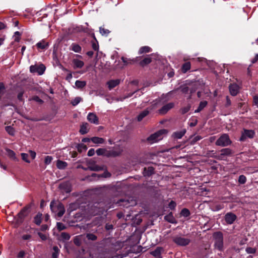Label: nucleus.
<instances>
[{
	"label": "nucleus",
	"mask_w": 258,
	"mask_h": 258,
	"mask_svg": "<svg viewBox=\"0 0 258 258\" xmlns=\"http://www.w3.org/2000/svg\"><path fill=\"white\" fill-rule=\"evenodd\" d=\"M190 109V106H187L181 109L182 113L184 114L187 112Z\"/></svg>",
	"instance_id": "nucleus-51"
},
{
	"label": "nucleus",
	"mask_w": 258,
	"mask_h": 258,
	"mask_svg": "<svg viewBox=\"0 0 258 258\" xmlns=\"http://www.w3.org/2000/svg\"><path fill=\"white\" fill-rule=\"evenodd\" d=\"M165 219L170 223H174L175 221L174 218L171 214L165 216Z\"/></svg>",
	"instance_id": "nucleus-35"
},
{
	"label": "nucleus",
	"mask_w": 258,
	"mask_h": 258,
	"mask_svg": "<svg viewBox=\"0 0 258 258\" xmlns=\"http://www.w3.org/2000/svg\"><path fill=\"white\" fill-rule=\"evenodd\" d=\"M38 235L42 240H45L47 238L46 236L41 233H38Z\"/></svg>",
	"instance_id": "nucleus-59"
},
{
	"label": "nucleus",
	"mask_w": 258,
	"mask_h": 258,
	"mask_svg": "<svg viewBox=\"0 0 258 258\" xmlns=\"http://www.w3.org/2000/svg\"><path fill=\"white\" fill-rule=\"evenodd\" d=\"M150 111L149 110V109H147L144 111H143L142 112H141L139 115L138 116V120L141 121L142 120L143 118H144L145 116H146L149 113Z\"/></svg>",
	"instance_id": "nucleus-22"
},
{
	"label": "nucleus",
	"mask_w": 258,
	"mask_h": 258,
	"mask_svg": "<svg viewBox=\"0 0 258 258\" xmlns=\"http://www.w3.org/2000/svg\"><path fill=\"white\" fill-rule=\"evenodd\" d=\"M88 168L92 171H99L102 169L100 166L95 164L91 165L90 163H89Z\"/></svg>",
	"instance_id": "nucleus-31"
},
{
	"label": "nucleus",
	"mask_w": 258,
	"mask_h": 258,
	"mask_svg": "<svg viewBox=\"0 0 258 258\" xmlns=\"http://www.w3.org/2000/svg\"><path fill=\"white\" fill-rule=\"evenodd\" d=\"M6 130L8 132V133L12 136H14L15 134V131L14 129L10 126H7L6 127Z\"/></svg>",
	"instance_id": "nucleus-37"
},
{
	"label": "nucleus",
	"mask_w": 258,
	"mask_h": 258,
	"mask_svg": "<svg viewBox=\"0 0 258 258\" xmlns=\"http://www.w3.org/2000/svg\"><path fill=\"white\" fill-rule=\"evenodd\" d=\"M75 85L77 88L81 89L86 85V82L85 81L77 80L75 82Z\"/></svg>",
	"instance_id": "nucleus-29"
},
{
	"label": "nucleus",
	"mask_w": 258,
	"mask_h": 258,
	"mask_svg": "<svg viewBox=\"0 0 258 258\" xmlns=\"http://www.w3.org/2000/svg\"><path fill=\"white\" fill-rule=\"evenodd\" d=\"M175 243L181 246H185L190 242V239L181 237H175L173 239Z\"/></svg>",
	"instance_id": "nucleus-8"
},
{
	"label": "nucleus",
	"mask_w": 258,
	"mask_h": 258,
	"mask_svg": "<svg viewBox=\"0 0 258 258\" xmlns=\"http://www.w3.org/2000/svg\"><path fill=\"white\" fill-rule=\"evenodd\" d=\"M181 215L184 217H188L190 215V212L186 208H184L182 210L181 212Z\"/></svg>",
	"instance_id": "nucleus-39"
},
{
	"label": "nucleus",
	"mask_w": 258,
	"mask_h": 258,
	"mask_svg": "<svg viewBox=\"0 0 258 258\" xmlns=\"http://www.w3.org/2000/svg\"><path fill=\"white\" fill-rule=\"evenodd\" d=\"M247 251L250 253H253L255 252V250L252 248H248L247 249Z\"/></svg>",
	"instance_id": "nucleus-62"
},
{
	"label": "nucleus",
	"mask_w": 258,
	"mask_h": 258,
	"mask_svg": "<svg viewBox=\"0 0 258 258\" xmlns=\"http://www.w3.org/2000/svg\"><path fill=\"white\" fill-rule=\"evenodd\" d=\"M25 254V252L24 250L20 251L18 254V257L19 258H23Z\"/></svg>",
	"instance_id": "nucleus-54"
},
{
	"label": "nucleus",
	"mask_w": 258,
	"mask_h": 258,
	"mask_svg": "<svg viewBox=\"0 0 258 258\" xmlns=\"http://www.w3.org/2000/svg\"><path fill=\"white\" fill-rule=\"evenodd\" d=\"M57 167L59 169H64L66 168L68 164L66 162L58 160L56 164Z\"/></svg>",
	"instance_id": "nucleus-20"
},
{
	"label": "nucleus",
	"mask_w": 258,
	"mask_h": 258,
	"mask_svg": "<svg viewBox=\"0 0 258 258\" xmlns=\"http://www.w3.org/2000/svg\"><path fill=\"white\" fill-rule=\"evenodd\" d=\"M154 173V168L152 167L145 168L143 174L145 176H150Z\"/></svg>",
	"instance_id": "nucleus-25"
},
{
	"label": "nucleus",
	"mask_w": 258,
	"mask_h": 258,
	"mask_svg": "<svg viewBox=\"0 0 258 258\" xmlns=\"http://www.w3.org/2000/svg\"><path fill=\"white\" fill-rule=\"evenodd\" d=\"M50 207L52 212L59 217H61L65 212L63 205L59 202L52 201Z\"/></svg>",
	"instance_id": "nucleus-2"
},
{
	"label": "nucleus",
	"mask_w": 258,
	"mask_h": 258,
	"mask_svg": "<svg viewBox=\"0 0 258 258\" xmlns=\"http://www.w3.org/2000/svg\"><path fill=\"white\" fill-rule=\"evenodd\" d=\"M42 214H38L34 218V222L37 225H40L41 222Z\"/></svg>",
	"instance_id": "nucleus-34"
},
{
	"label": "nucleus",
	"mask_w": 258,
	"mask_h": 258,
	"mask_svg": "<svg viewBox=\"0 0 258 258\" xmlns=\"http://www.w3.org/2000/svg\"><path fill=\"white\" fill-rule=\"evenodd\" d=\"M253 102L256 106H258V97L254 96L253 97Z\"/></svg>",
	"instance_id": "nucleus-64"
},
{
	"label": "nucleus",
	"mask_w": 258,
	"mask_h": 258,
	"mask_svg": "<svg viewBox=\"0 0 258 258\" xmlns=\"http://www.w3.org/2000/svg\"><path fill=\"white\" fill-rule=\"evenodd\" d=\"M71 49L75 52H80L81 51V47L76 43H73L71 46Z\"/></svg>",
	"instance_id": "nucleus-27"
},
{
	"label": "nucleus",
	"mask_w": 258,
	"mask_h": 258,
	"mask_svg": "<svg viewBox=\"0 0 258 258\" xmlns=\"http://www.w3.org/2000/svg\"><path fill=\"white\" fill-rule=\"evenodd\" d=\"M45 70V67L43 64L39 65H32L30 67V71L32 73H37L39 75H42Z\"/></svg>",
	"instance_id": "nucleus-5"
},
{
	"label": "nucleus",
	"mask_w": 258,
	"mask_h": 258,
	"mask_svg": "<svg viewBox=\"0 0 258 258\" xmlns=\"http://www.w3.org/2000/svg\"><path fill=\"white\" fill-rule=\"evenodd\" d=\"M88 120L92 123L95 124H99V120L97 115L94 113H89L87 115Z\"/></svg>",
	"instance_id": "nucleus-11"
},
{
	"label": "nucleus",
	"mask_w": 258,
	"mask_h": 258,
	"mask_svg": "<svg viewBox=\"0 0 258 258\" xmlns=\"http://www.w3.org/2000/svg\"><path fill=\"white\" fill-rule=\"evenodd\" d=\"M236 219V216L231 212L227 213L225 216V220L228 224H232Z\"/></svg>",
	"instance_id": "nucleus-10"
},
{
	"label": "nucleus",
	"mask_w": 258,
	"mask_h": 258,
	"mask_svg": "<svg viewBox=\"0 0 258 258\" xmlns=\"http://www.w3.org/2000/svg\"><path fill=\"white\" fill-rule=\"evenodd\" d=\"M254 132L252 130H244V132L242 133L241 137L240 138V141H243L247 138H252L254 137Z\"/></svg>",
	"instance_id": "nucleus-9"
},
{
	"label": "nucleus",
	"mask_w": 258,
	"mask_h": 258,
	"mask_svg": "<svg viewBox=\"0 0 258 258\" xmlns=\"http://www.w3.org/2000/svg\"><path fill=\"white\" fill-rule=\"evenodd\" d=\"M78 151L79 152H82L83 151H85L87 149V146L83 144H79L77 146Z\"/></svg>",
	"instance_id": "nucleus-33"
},
{
	"label": "nucleus",
	"mask_w": 258,
	"mask_h": 258,
	"mask_svg": "<svg viewBox=\"0 0 258 258\" xmlns=\"http://www.w3.org/2000/svg\"><path fill=\"white\" fill-rule=\"evenodd\" d=\"M215 238V245L217 248L219 250L222 249L223 247V235L222 233L219 232L215 233L214 235Z\"/></svg>",
	"instance_id": "nucleus-6"
},
{
	"label": "nucleus",
	"mask_w": 258,
	"mask_h": 258,
	"mask_svg": "<svg viewBox=\"0 0 258 258\" xmlns=\"http://www.w3.org/2000/svg\"><path fill=\"white\" fill-rule=\"evenodd\" d=\"M246 181V178L245 176L241 175L239 177L238 182L241 184H244Z\"/></svg>",
	"instance_id": "nucleus-43"
},
{
	"label": "nucleus",
	"mask_w": 258,
	"mask_h": 258,
	"mask_svg": "<svg viewBox=\"0 0 258 258\" xmlns=\"http://www.w3.org/2000/svg\"><path fill=\"white\" fill-rule=\"evenodd\" d=\"M74 243L77 245H79L80 244V242L79 241V239L78 238V237H76L75 239H74Z\"/></svg>",
	"instance_id": "nucleus-61"
},
{
	"label": "nucleus",
	"mask_w": 258,
	"mask_h": 258,
	"mask_svg": "<svg viewBox=\"0 0 258 258\" xmlns=\"http://www.w3.org/2000/svg\"><path fill=\"white\" fill-rule=\"evenodd\" d=\"M61 237L64 240H68L70 238V235L66 232H62L61 234Z\"/></svg>",
	"instance_id": "nucleus-47"
},
{
	"label": "nucleus",
	"mask_w": 258,
	"mask_h": 258,
	"mask_svg": "<svg viewBox=\"0 0 258 258\" xmlns=\"http://www.w3.org/2000/svg\"><path fill=\"white\" fill-rule=\"evenodd\" d=\"M167 133V130L165 129L161 130L153 135H151L148 138V141L150 144L157 142L163 138V135L166 134Z\"/></svg>",
	"instance_id": "nucleus-3"
},
{
	"label": "nucleus",
	"mask_w": 258,
	"mask_h": 258,
	"mask_svg": "<svg viewBox=\"0 0 258 258\" xmlns=\"http://www.w3.org/2000/svg\"><path fill=\"white\" fill-rule=\"evenodd\" d=\"M52 160V157L50 156H47L45 158L44 163L46 165L49 164Z\"/></svg>",
	"instance_id": "nucleus-44"
},
{
	"label": "nucleus",
	"mask_w": 258,
	"mask_h": 258,
	"mask_svg": "<svg viewBox=\"0 0 258 258\" xmlns=\"http://www.w3.org/2000/svg\"><path fill=\"white\" fill-rule=\"evenodd\" d=\"M258 60V54H256L255 56L251 60V62L252 63H254L255 62H256Z\"/></svg>",
	"instance_id": "nucleus-60"
},
{
	"label": "nucleus",
	"mask_w": 258,
	"mask_h": 258,
	"mask_svg": "<svg viewBox=\"0 0 258 258\" xmlns=\"http://www.w3.org/2000/svg\"><path fill=\"white\" fill-rule=\"evenodd\" d=\"M100 32L103 35H107L109 33V31L104 28H100Z\"/></svg>",
	"instance_id": "nucleus-42"
},
{
	"label": "nucleus",
	"mask_w": 258,
	"mask_h": 258,
	"mask_svg": "<svg viewBox=\"0 0 258 258\" xmlns=\"http://www.w3.org/2000/svg\"><path fill=\"white\" fill-rule=\"evenodd\" d=\"M163 249L161 247H157L154 250L151 252V254L157 258H161V255Z\"/></svg>",
	"instance_id": "nucleus-16"
},
{
	"label": "nucleus",
	"mask_w": 258,
	"mask_h": 258,
	"mask_svg": "<svg viewBox=\"0 0 258 258\" xmlns=\"http://www.w3.org/2000/svg\"><path fill=\"white\" fill-rule=\"evenodd\" d=\"M121 60L125 64H127L129 63H131V60H129L127 58H125L124 57H122Z\"/></svg>",
	"instance_id": "nucleus-53"
},
{
	"label": "nucleus",
	"mask_w": 258,
	"mask_h": 258,
	"mask_svg": "<svg viewBox=\"0 0 258 258\" xmlns=\"http://www.w3.org/2000/svg\"><path fill=\"white\" fill-rule=\"evenodd\" d=\"M231 149L229 148L223 149L221 150V153L217 156V159L218 160H224L226 156H230L232 154Z\"/></svg>",
	"instance_id": "nucleus-7"
},
{
	"label": "nucleus",
	"mask_w": 258,
	"mask_h": 258,
	"mask_svg": "<svg viewBox=\"0 0 258 258\" xmlns=\"http://www.w3.org/2000/svg\"><path fill=\"white\" fill-rule=\"evenodd\" d=\"M239 89V86L236 84H231L229 86L230 93L233 96H235L237 94Z\"/></svg>",
	"instance_id": "nucleus-13"
},
{
	"label": "nucleus",
	"mask_w": 258,
	"mask_h": 258,
	"mask_svg": "<svg viewBox=\"0 0 258 258\" xmlns=\"http://www.w3.org/2000/svg\"><path fill=\"white\" fill-rule=\"evenodd\" d=\"M22 238L23 240H29L31 238V236L30 234H24Z\"/></svg>",
	"instance_id": "nucleus-55"
},
{
	"label": "nucleus",
	"mask_w": 258,
	"mask_h": 258,
	"mask_svg": "<svg viewBox=\"0 0 258 258\" xmlns=\"http://www.w3.org/2000/svg\"><path fill=\"white\" fill-rule=\"evenodd\" d=\"M82 100V98L80 97H76L72 101V104L73 106H76Z\"/></svg>",
	"instance_id": "nucleus-36"
},
{
	"label": "nucleus",
	"mask_w": 258,
	"mask_h": 258,
	"mask_svg": "<svg viewBox=\"0 0 258 258\" xmlns=\"http://www.w3.org/2000/svg\"><path fill=\"white\" fill-rule=\"evenodd\" d=\"M91 140L95 144H102L104 142V140L103 138L97 137L92 138Z\"/></svg>",
	"instance_id": "nucleus-28"
},
{
	"label": "nucleus",
	"mask_w": 258,
	"mask_h": 258,
	"mask_svg": "<svg viewBox=\"0 0 258 258\" xmlns=\"http://www.w3.org/2000/svg\"><path fill=\"white\" fill-rule=\"evenodd\" d=\"M160 102V100L157 99L153 101L152 105L149 108H148L149 109V110L150 111L156 108L158 106Z\"/></svg>",
	"instance_id": "nucleus-30"
},
{
	"label": "nucleus",
	"mask_w": 258,
	"mask_h": 258,
	"mask_svg": "<svg viewBox=\"0 0 258 258\" xmlns=\"http://www.w3.org/2000/svg\"><path fill=\"white\" fill-rule=\"evenodd\" d=\"M202 139L201 137V136H197L196 137H195L191 140V143H196V142L199 141L200 140H201Z\"/></svg>",
	"instance_id": "nucleus-49"
},
{
	"label": "nucleus",
	"mask_w": 258,
	"mask_h": 258,
	"mask_svg": "<svg viewBox=\"0 0 258 258\" xmlns=\"http://www.w3.org/2000/svg\"><path fill=\"white\" fill-rule=\"evenodd\" d=\"M185 133V130L176 132L173 133V137L176 139H181L184 135Z\"/></svg>",
	"instance_id": "nucleus-26"
},
{
	"label": "nucleus",
	"mask_w": 258,
	"mask_h": 258,
	"mask_svg": "<svg viewBox=\"0 0 258 258\" xmlns=\"http://www.w3.org/2000/svg\"><path fill=\"white\" fill-rule=\"evenodd\" d=\"M57 228L59 230H62L64 229V228H65V227L63 225V224L62 223H57Z\"/></svg>",
	"instance_id": "nucleus-52"
},
{
	"label": "nucleus",
	"mask_w": 258,
	"mask_h": 258,
	"mask_svg": "<svg viewBox=\"0 0 258 258\" xmlns=\"http://www.w3.org/2000/svg\"><path fill=\"white\" fill-rule=\"evenodd\" d=\"M73 63L74 64V68L75 69L82 68L84 65V63L82 60L77 58H74L73 59Z\"/></svg>",
	"instance_id": "nucleus-17"
},
{
	"label": "nucleus",
	"mask_w": 258,
	"mask_h": 258,
	"mask_svg": "<svg viewBox=\"0 0 258 258\" xmlns=\"http://www.w3.org/2000/svg\"><path fill=\"white\" fill-rule=\"evenodd\" d=\"M122 151L123 150L119 147L115 148L111 151L100 148L96 150V153L99 156L104 155L107 157H115L120 155Z\"/></svg>",
	"instance_id": "nucleus-1"
},
{
	"label": "nucleus",
	"mask_w": 258,
	"mask_h": 258,
	"mask_svg": "<svg viewBox=\"0 0 258 258\" xmlns=\"http://www.w3.org/2000/svg\"><path fill=\"white\" fill-rule=\"evenodd\" d=\"M190 68V63L189 62H187L184 63L182 67V71L183 73H186Z\"/></svg>",
	"instance_id": "nucleus-32"
},
{
	"label": "nucleus",
	"mask_w": 258,
	"mask_h": 258,
	"mask_svg": "<svg viewBox=\"0 0 258 258\" xmlns=\"http://www.w3.org/2000/svg\"><path fill=\"white\" fill-rule=\"evenodd\" d=\"M31 100H33L36 102H38L40 104H41L43 103V101L39 98L38 96H34L32 98Z\"/></svg>",
	"instance_id": "nucleus-48"
},
{
	"label": "nucleus",
	"mask_w": 258,
	"mask_h": 258,
	"mask_svg": "<svg viewBox=\"0 0 258 258\" xmlns=\"http://www.w3.org/2000/svg\"><path fill=\"white\" fill-rule=\"evenodd\" d=\"M176 204L175 202L173 201H171L169 204V207L171 209H173L176 207Z\"/></svg>",
	"instance_id": "nucleus-50"
},
{
	"label": "nucleus",
	"mask_w": 258,
	"mask_h": 258,
	"mask_svg": "<svg viewBox=\"0 0 258 258\" xmlns=\"http://www.w3.org/2000/svg\"><path fill=\"white\" fill-rule=\"evenodd\" d=\"M6 151L7 152V155L9 158L14 161H18V158L16 156V154L13 151L8 148L6 149Z\"/></svg>",
	"instance_id": "nucleus-18"
},
{
	"label": "nucleus",
	"mask_w": 258,
	"mask_h": 258,
	"mask_svg": "<svg viewBox=\"0 0 258 258\" xmlns=\"http://www.w3.org/2000/svg\"><path fill=\"white\" fill-rule=\"evenodd\" d=\"M120 82L119 79L111 80L107 82V84L110 90L117 86Z\"/></svg>",
	"instance_id": "nucleus-15"
},
{
	"label": "nucleus",
	"mask_w": 258,
	"mask_h": 258,
	"mask_svg": "<svg viewBox=\"0 0 258 258\" xmlns=\"http://www.w3.org/2000/svg\"><path fill=\"white\" fill-rule=\"evenodd\" d=\"M197 123L198 120L197 119H195L189 123V125L190 126H195L197 125Z\"/></svg>",
	"instance_id": "nucleus-58"
},
{
	"label": "nucleus",
	"mask_w": 258,
	"mask_h": 258,
	"mask_svg": "<svg viewBox=\"0 0 258 258\" xmlns=\"http://www.w3.org/2000/svg\"><path fill=\"white\" fill-rule=\"evenodd\" d=\"M53 252L52 253V258H57L58 254L59 252V249L57 246H54L53 247Z\"/></svg>",
	"instance_id": "nucleus-38"
},
{
	"label": "nucleus",
	"mask_w": 258,
	"mask_h": 258,
	"mask_svg": "<svg viewBox=\"0 0 258 258\" xmlns=\"http://www.w3.org/2000/svg\"><path fill=\"white\" fill-rule=\"evenodd\" d=\"M20 36H21L20 33L18 31H16L15 33V35H14L15 41H17V42H19L21 39Z\"/></svg>",
	"instance_id": "nucleus-46"
},
{
	"label": "nucleus",
	"mask_w": 258,
	"mask_h": 258,
	"mask_svg": "<svg viewBox=\"0 0 258 258\" xmlns=\"http://www.w3.org/2000/svg\"><path fill=\"white\" fill-rule=\"evenodd\" d=\"M95 154V150L94 149H90L88 152V155L89 156H92Z\"/></svg>",
	"instance_id": "nucleus-56"
},
{
	"label": "nucleus",
	"mask_w": 258,
	"mask_h": 258,
	"mask_svg": "<svg viewBox=\"0 0 258 258\" xmlns=\"http://www.w3.org/2000/svg\"><path fill=\"white\" fill-rule=\"evenodd\" d=\"M5 91V88L4 85L3 83H0V99L4 95Z\"/></svg>",
	"instance_id": "nucleus-45"
},
{
	"label": "nucleus",
	"mask_w": 258,
	"mask_h": 258,
	"mask_svg": "<svg viewBox=\"0 0 258 258\" xmlns=\"http://www.w3.org/2000/svg\"><path fill=\"white\" fill-rule=\"evenodd\" d=\"M174 106V104L173 103H169L161 108L159 111L161 114H165L169 110L171 109Z\"/></svg>",
	"instance_id": "nucleus-14"
},
{
	"label": "nucleus",
	"mask_w": 258,
	"mask_h": 258,
	"mask_svg": "<svg viewBox=\"0 0 258 258\" xmlns=\"http://www.w3.org/2000/svg\"><path fill=\"white\" fill-rule=\"evenodd\" d=\"M151 61V58L149 56H148L145 57L141 61H140V64L141 66L144 67L147 64H149Z\"/></svg>",
	"instance_id": "nucleus-24"
},
{
	"label": "nucleus",
	"mask_w": 258,
	"mask_h": 258,
	"mask_svg": "<svg viewBox=\"0 0 258 258\" xmlns=\"http://www.w3.org/2000/svg\"><path fill=\"white\" fill-rule=\"evenodd\" d=\"M231 105V101H230V99L229 98V97L228 96L226 97V105L227 106H229Z\"/></svg>",
	"instance_id": "nucleus-63"
},
{
	"label": "nucleus",
	"mask_w": 258,
	"mask_h": 258,
	"mask_svg": "<svg viewBox=\"0 0 258 258\" xmlns=\"http://www.w3.org/2000/svg\"><path fill=\"white\" fill-rule=\"evenodd\" d=\"M208 102L207 101H201L197 109L195 111V112L198 113L202 111L207 105Z\"/></svg>",
	"instance_id": "nucleus-23"
},
{
	"label": "nucleus",
	"mask_w": 258,
	"mask_h": 258,
	"mask_svg": "<svg viewBox=\"0 0 258 258\" xmlns=\"http://www.w3.org/2000/svg\"><path fill=\"white\" fill-rule=\"evenodd\" d=\"M21 155L22 159H23V160H24V161H25L27 163L30 162V161L28 159L29 156L27 154L23 153L21 154Z\"/></svg>",
	"instance_id": "nucleus-40"
},
{
	"label": "nucleus",
	"mask_w": 258,
	"mask_h": 258,
	"mask_svg": "<svg viewBox=\"0 0 258 258\" xmlns=\"http://www.w3.org/2000/svg\"><path fill=\"white\" fill-rule=\"evenodd\" d=\"M86 237L89 240H93V241L97 239V236L92 233L87 234L86 235Z\"/></svg>",
	"instance_id": "nucleus-41"
},
{
	"label": "nucleus",
	"mask_w": 258,
	"mask_h": 258,
	"mask_svg": "<svg viewBox=\"0 0 258 258\" xmlns=\"http://www.w3.org/2000/svg\"><path fill=\"white\" fill-rule=\"evenodd\" d=\"M88 126L89 124L87 123H83L82 125H81V127L80 129V133L82 135L88 133L89 130H88Z\"/></svg>",
	"instance_id": "nucleus-19"
},
{
	"label": "nucleus",
	"mask_w": 258,
	"mask_h": 258,
	"mask_svg": "<svg viewBox=\"0 0 258 258\" xmlns=\"http://www.w3.org/2000/svg\"><path fill=\"white\" fill-rule=\"evenodd\" d=\"M30 155L31 157V158L34 159L36 157V153L34 151H33L32 150L29 151Z\"/></svg>",
	"instance_id": "nucleus-57"
},
{
	"label": "nucleus",
	"mask_w": 258,
	"mask_h": 258,
	"mask_svg": "<svg viewBox=\"0 0 258 258\" xmlns=\"http://www.w3.org/2000/svg\"><path fill=\"white\" fill-rule=\"evenodd\" d=\"M231 143L227 134H223L216 142V145L222 147L227 146Z\"/></svg>",
	"instance_id": "nucleus-4"
},
{
	"label": "nucleus",
	"mask_w": 258,
	"mask_h": 258,
	"mask_svg": "<svg viewBox=\"0 0 258 258\" xmlns=\"http://www.w3.org/2000/svg\"><path fill=\"white\" fill-rule=\"evenodd\" d=\"M36 46L38 49L45 50L48 48L49 46V43L45 41L44 40H42L40 42H38Z\"/></svg>",
	"instance_id": "nucleus-12"
},
{
	"label": "nucleus",
	"mask_w": 258,
	"mask_h": 258,
	"mask_svg": "<svg viewBox=\"0 0 258 258\" xmlns=\"http://www.w3.org/2000/svg\"><path fill=\"white\" fill-rule=\"evenodd\" d=\"M152 51L151 48L148 46L141 47L139 50V54H142L145 53H148Z\"/></svg>",
	"instance_id": "nucleus-21"
}]
</instances>
